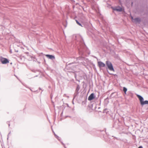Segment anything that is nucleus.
Masks as SVG:
<instances>
[{"instance_id": "f257e3e1", "label": "nucleus", "mask_w": 148, "mask_h": 148, "mask_svg": "<svg viewBox=\"0 0 148 148\" xmlns=\"http://www.w3.org/2000/svg\"><path fill=\"white\" fill-rule=\"evenodd\" d=\"M136 96L139 99L141 105H143L145 104H148V101H143V98L141 96L138 95H137Z\"/></svg>"}, {"instance_id": "f03ea898", "label": "nucleus", "mask_w": 148, "mask_h": 148, "mask_svg": "<svg viewBox=\"0 0 148 148\" xmlns=\"http://www.w3.org/2000/svg\"><path fill=\"white\" fill-rule=\"evenodd\" d=\"M106 64L110 70L114 72V71L112 65L110 61H106Z\"/></svg>"}, {"instance_id": "7ed1b4c3", "label": "nucleus", "mask_w": 148, "mask_h": 148, "mask_svg": "<svg viewBox=\"0 0 148 148\" xmlns=\"http://www.w3.org/2000/svg\"><path fill=\"white\" fill-rule=\"evenodd\" d=\"M1 61L3 64H6L9 62L8 60L7 59L4 58H1Z\"/></svg>"}, {"instance_id": "20e7f679", "label": "nucleus", "mask_w": 148, "mask_h": 148, "mask_svg": "<svg viewBox=\"0 0 148 148\" xmlns=\"http://www.w3.org/2000/svg\"><path fill=\"white\" fill-rule=\"evenodd\" d=\"M97 63L98 66L100 68L104 67L106 65L104 63L101 61L98 62Z\"/></svg>"}, {"instance_id": "39448f33", "label": "nucleus", "mask_w": 148, "mask_h": 148, "mask_svg": "<svg viewBox=\"0 0 148 148\" xmlns=\"http://www.w3.org/2000/svg\"><path fill=\"white\" fill-rule=\"evenodd\" d=\"M95 97V96L94 95V94L93 93H92L88 97V100L89 101L92 100L94 99Z\"/></svg>"}, {"instance_id": "423d86ee", "label": "nucleus", "mask_w": 148, "mask_h": 148, "mask_svg": "<svg viewBox=\"0 0 148 148\" xmlns=\"http://www.w3.org/2000/svg\"><path fill=\"white\" fill-rule=\"evenodd\" d=\"M131 19H132V21L133 22L136 23L139 22L140 21V19L138 18L133 19V17L132 16L131 17Z\"/></svg>"}, {"instance_id": "0eeeda50", "label": "nucleus", "mask_w": 148, "mask_h": 148, "mask_svg": "<svg viewBox=\"0 0 148 148\" xmlns=\"http://www.w3.org/2000/svg\"><path fill=\"white\" fill-rule=\"evenodd\" d=\"M45 56L49 59H54L55 58V57L52 55H50L48 54H47L45 55Z\"/></svg>"}, {"instance_id": "6e6552de", "label": "nucleus", "mask_w": 148, "mask_h": 148, "mask_svg": "<svg viewBox=\"0 0 148 148\" xmlns=\"http://www.w3.org/2000/svg\"><path fill=\"white\" fill-rule=\"evenodd\" d=\"M113 10H114L119 12H121L123 10V9L120 7H117L116 8H114Z\"/></svg>"}, {"instance_id": "1a4fd4ad", "label": "nucleus", "mask_w": 148, "mask_h": 148, "mask_svg": "<svg viewBox=\"0 0 148 148\" xmlns=\"http://www.w3.org/2000/svg\"><path fill=\"white\" fill-rule=\"evenodd\" d=\"M75 21H76V23L78 25L81 27H82V25L79 23L77 20H76Z\"/></svg>"}, {"instance_id": "9d476101", "label": "nucleus", "mask_w": 148, "mask_h": 148, "mask_svg": "<svg viewBox=\"0 0 148 148\" xmlns=\"http://www.w3.org/2000/svg\"><path fill=\"white\" fill-rule=\"evenodd\" d=\"M123 90L124 92L125 93H126V92L127 91V89L126 88L124 87L123 88Z\"/></svg>"}, {"instance_id": "9b49d317", "label": "nucleus", "mask_w": 148, "mask_h": 148, "mask_svg": "<svg viewBox=\"0 0 148 148\" xmlns=\"http://www.w3.org/2000/svg\"><path fill=\"white\" fill-rule=\"evenodd\" d=\"M138 148H143L142 147V146H140L138 147Z\"/></svg>"}]
</instances>
